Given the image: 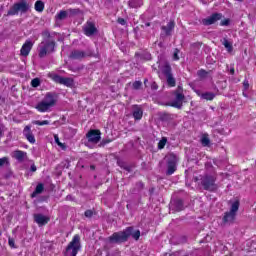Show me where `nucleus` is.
<instances>
[{
	"label": "nucleus",
	"instance_id": "3",
	"mask_svg": "<svg viewBox=\"0 0 256 256\" xmlns=\"http://www.w3.org/2000/svg\"><path fill=\"white\" fill-rule=\"evenodd\" d=\"M57 103V96L52 93H47L44 99L36 105L37 111L40 113H47L51 107H55Z\"/></svg>",
	"mask_w": 256,
	"mask_h": 256
},
{
	"label": "nucleus",
	"instance_id": "11",
	"mask_svg": "<svg viewBox=\"0 0 256 256\" xmlns=\"http://www.w3.org/2000/svg\"><path fill=\"white\" fill-rule=\"evenodd\" d=\"M86 137L89 143H99L101 141V131L91 129L87 134Z\"/></svg>",
	"mask_w": 256,
	"mask_h": 256
},
{
	"label": "nucleus",
	"instance_id": "18",
	"mask_svg": "<svg viewBox=\"0 0 256 256\" xmlns=\"http://www.w3.org/2000/svg\"><path fill=\"white\" fill-rule=\"evenodd\" d=\"M170 209L172 211H183L185 209V206L183 204V200L181 199H174L170 203Z\"/></svg>",
	"mask_w": 256,
	"mask_h": 256
},
{
	"label": "nucleus",
	"instance_id": "29",
	"mask_svg": "<svg viewBox=\"0 0 256 256\" xmlns=\"http://www.w3.org/2000/svg\"><path fill=\"white\" fill-rule=\"evenodd\" d=\"M68 17H75V15H79L81 13V10L79 8H70L66 10Z\"/></svg>",
	"mask_w": 256,
	"mask_h": 256
},
{
	"label": "nucleus",
	"instance_id": "39",
	"mask_svg": "<svg viewBox=\"0 0 256 256\" xmlns=\"http://www.w3.org/2000/svg\"><path fill=\"white\" fill-rule=\"evenodd\" d=\"M143 85V83L141 81H135L133 84H132V87L133 89H141V86Z\"/></svg>",
	"mask_w": 256,
	"mask_h": 256
},
{
	"label": "nucleus",
	"instance_id": "19",
	"mask_svg": "<svg viewBox=\"0 0 256 256\" xmlns=\"http://www.w3.org/2000/svg\"><path fill=\"white\" fill-rule=\"evenodd\" d=\"M31 49H33V42L31 40H26L20 50V53L23 55V57H27V55L31 53Z\"/></svg>",
	"mask_w": 256,
	"mask_h": 256
},
{
	"label": "nucleus",
	"instance_id": "32",
	"mask_svg": "<svg viewBox=\"0 0 256 256\" xmlns=\"http://www.w3.org/2000/svg\"><path fill=\"white\" fill-rule=\"evenodd\" d=\"M93 215H97V213L95 212V209H88L84 212V216L87 219H91L93 217Z\"/></svg>",
	"mask_w": 256,
	"mask_h": 256
},
{
	"label": "nucleus",
	"instance_id": "5",
	"mask_svg": "<svg viewBox=\"0 0 256 256\" xmlns=\"http://www.w3.org/2000/svg\"><path fill=\"white\" fill-rule=\"evenodd\" d=\"M165 159H166V165H167L166 175H173V173L177 171L179 156L171 152L166 155Z\"/></svg>",
	"mask_w": 256,
	"mask_h": 256
},
{
	"label": "nucleus",
	"instance_id": "30",
	"mask_svg": "<svg viewBox=\"0 0 256 256\" xmlns=\"http://www.w3.org/2000/svg\"><path fill=\"white\" fill-rule=\"evenodd\" d=\"M222 44L224 45L225 49H227L228 53H231V51H233V44L229 42L227 38L223 39Z\"/></svg>",
	"mask_w": 256,
	"mask_h": 256
},
{
	"label": "nucleus",
	"instance_id": "48",
	"mask_svg": "<svg viewBox=\"0 0 256 256\" xmlns=\"http://www.w3.org/2000/svg\"><path fill=\"white\" fill-rule=\"evenodd\" d=\"M30 171H32V173H35V171H37V166H35V164H32L30 167Z\"/></svg>",
	"mask_w": 256,
	"mask_h": 256
},
{
	"label": "nucleus",
	"instance_id": "1",
	"mask_svg": "<svg viewBox=\"0 0 256 256\" xmlns=\"http://www.w3.org/2000/svg\"><path fill=\"white\" fill-rule=\"evenodd\" d=\"M133 237L135 241H139V237H141V231L136 230L134 231L133 227H127L123 231L114 232L109 238L110 243H127L129 241V238Z\"/></svg>",
	"mask_w": 256,
	"mask_h": 256
},
{
	"label": "nucleus",
	"instance_id": "14",
	"mask_svg": "<svg viewBox=\"0 0 256 256\" xmlns=\"http://www.w3.org/2000/svg\"><path fill=\"white\" fill-rule=\"evenodd\" d=\"M173 29H175V21L168 22V24L166 26L161 27V30H162L161 37L171 36V33H173Z\"/></svg>",
	"mask_w": 256,
	"mask_h": 256
},
{
	"label": "nucleus",
	"instance_id": "12",
	"mask_svg": "<svg viewBox=\"0 0 256 256\" xmlns=\"http://www.w3.org/2000/svg\"><path fill=\"white\" fill-rule=\"evenodd\" d=\"M222 17L223 15L221 13L212 14L208 18L202 19V24L205 26L214 25V23H217V21H221Z\"/></svg>",
	"mask_w": 256,
	"mask_h": 256
},
{
	"label": "nucleus",
	"instance_id": "28",
	"mask_svg": "<svg viewBox=\"0 0 256 256\" xmlns=\"http://www.w3.org/2000/svg\"><path fill=\"white\" fill-rule=\"evenodd\" d=\"M34 9L38 13H43V9H45V4L43 3V1L38 0V1L35 2Z\"/></svg>",
	"mask_w": 256,
	"mask_h": 256
},
{
	"label": "nucleus",
	"instance_id": "57",
	"mask_svg": "<svg viewBox=\"0 0 256 256\" xmlns=\"http://www.w3.org/2000/svg\"><path fill=\"white\" fill-rule=\"evenodd\" d=\"M1 235H2V234H1V232H0V237H1Z\"/></svg>",
	"mask_w": 256,
	"mask_h": 256
},
{
	"label": "nucleus",
	"instance_id": "7",
	"mask_svg": "<svg viewBox=\"0 0 256 256\" xmlns=\"http://www.w3.org/2000/svg\"><path fill=\"white\" fill-rule=\"evenodd\" d=\"M31 9V4L27 2V0H22L20 2L15 3L10 10L8 11V15H19L20 13H27Z\"/></svg>",
	"mask_w": 256,
	"mask_h": 256
},
{
	"label": "nucleus",
	"instance_id": "15",
	"mask_svg": "<svg viewBox=\"0 0 256 256\" xmlns=\"http://www.w3.org/2000/svg\"><path fill=\"white\" fill-rule=\"evenodd\" d=\"M185 99V95L183 93H176L175 99L171 103V107H176L177 109H181L183 107V101Z\"/></svg>",
	"mask_w": 256,
	"mask_h": 256
},
{
	"label": "nucleus",
	"instance_id": "36",
	"mask_svg": "<svg viewBox=\"0 0 256 256\" xmlns=\"http://www.w3.org/2000/svg\"><path fill=\"white\" fill-rule=\"evenodd\" d=\"M5 165L9 166V158L7 157L0 158V167H5Z\"/></svg>",
	"mask_w": 256,
	"mask_h": 256
},
{
	"label": "nucleus",
	"instance_id": "47",
	"mask_svg": "<svg viewBox=\"0 0 256 256\" xmlns=\"http://www.w3.org/2000/svg\"><path fill=\"white\" fill-rule=\"evenodd\" d=\"M66 201H75V197H73V195L69 194L66 196Z\"/></svg>",
	"mask_w": 256,
	"mask_h": 256
},
{
	"label": "nucleus",
	"instance_id": "43",
	"mask_svg": "<svg viewBox=\"0 0 256 256\" xmlns=\"http://www.w3.org/2000/svg\"><path fill=\"white\" fill-rule=\"evenodd\" d=\"M54 141H55V143H57V145H58L59 147H65V146L63 145V143H61V142L59 141V136L54 135Z\"/></svg>",
	"mask_w": 256,
	"mask_h": 256
},
{
	"label": "nucleus",
	"instance_id": "45",
	"mask_svg": "<svg viewBox=\"0 0 256 256\" xmlns=\"http://www.w3.org/2000/svg\"><path fill=\"white\" fill-rule=\"evenodd\" d=\"M220 25H221L222 27H227V25H229V19L222 20V21L220 22Z\"/></svg>",
	"mask_w": 256,
	"mask_h": 256
},
{
	"label": "nucleus",
	"instance_id": "51",
	"mask_svg": "<svg viewBox=\"0 0 256 256\" xmlns=\"http://www.w3.org/2000/svg\"><path fill=\"white\" fill-rule=\"evenodd\" d=\"M230 75H235V68L230 69Z\"/></svg>",
	"mask_w": 256,
	"mask_h": 256
},
{
	"label": "nucleus",
	"instance_id": "23",
	"mask_svg": "<svg viewBox=\"0 0 256 256\" xmlns=\"http://www.w3.org/2000/svg\"><path fill=\"white\" fill-rule=\"evenodd\" d=\"M14 157L17 161H25L27 159V152L16 150L14 151Z\"/></svg>",
	"mask_w": 256,
	"mask_h": 256
},
{
	"label": "nucleus",
	"instance_id": "34",
	"mask_svg": "<svg viewBox=\"0 0 256 256\" xmlns=\"http://www.w3.org/2000/svg\"><path fill=\"white\" fill-rule=\"evenodd\" d=\"M32 125H38L39 127L43 126V125H49V121L48 120H35L32 122Z\"/></svg>",
	"mask_w": 256,
	"mask_h": 256
},
{
	"label": "nucleus",
	"instance_id": "8",
	"mask_svg": "<svg viewBox=\"0 0 256 256\" xmlns=\"http://www.w3.org/2000/svg\"><path fill=\"white\" fill-rule=\"evenodd\" d=\"M216 181L217 178H215V176L204 175L201 178V185L205 191L214 192L219 189V186L215 183Z\"/></svg>",
	"mask_w": 256,
	"mask_h": 256
},
{
	"label": "nucleus",
	"instance_id": "26",
	"mask_svg": "<svg viewBox=\"0 0 256 256\" xmlns=\"http://www.w3.org/2000/svg\"><path fill=\"white\" fill-rule=\"evenodd\" d=\"M117 165H118V167H121V169L128 171V173H131V166L127 165V163H125L123 160L118 159Z\"/></svg>",
	"mask_w": 256,
	"mask_h": 256
},
{
	"label": "nucleus",
	"instance_id": "37",
	"mask_svg": "<svg viewBox=\"0 0 256 256\" xmlns=\"http://www.w3.org/2000/svg\"><path fill=\"white\" fill-rule=\"evenodd\" d=\"M197 75H198V77H200V79H205V77H207L208 73L205 70H199L197 72Z\"/></svg>",
	"mask_w": 256,
	"mask_h": 256
},
{
	"label": "nucleus",
	"instance_id": "24",
	"mask_svg": "<svg viewBox=\"0 0 256 256\" xmlns=\"http://www.w3.org/2000/svg\"><path fill=\"white\" fill-rule=\"evenodd\" d=\"M200 143L203 147H209L211 145V140L209 139V134H202L200 139Z\"/></svg>",
	"mask_w": 256,
	"mask_h": 256
},
{
	"label": "nucleus",
	"instance_id": "21",
	"mask_svg": "<svg viewBox=\"0 0 256 256\" xmlns=\"http://www.w3.org/2000/svg\"><path fill=\"white\" fill-rule=\"evenodd\" d=\"M133 117L137 121L141 120L143 118V109L139 106H134L133 107Z\"/></svg>",
	"mask_w": 256,
	"mask_h": 256
},
{
	"label": "nucleus",
	"instance_id": "9",
	"mask_svg": "<svg viewBox=\"0 0 256 256\" xmlns=\"http://www.w3.org/2000/svg\"><path fill=\"white\" fill-rule=\"evenodd\" d=\"M161 71L163 75H165L166 77L167 85L169 87H175V85H177V81L175 80V77H173V74L171 73V66H169V64H166L161 68Z\"/></svg>",
	"mask_w": 256,
	"mask_h": 256
},
{
	"label": "nucleus",
	"instance_id": "16",
	"mask_svg": "<svg viewBox=\"0 0 256 256\" xmlns=\"http://www.w3.org/2000/svg\"><path fill=\"white\" fill-rule=\"evenodd\" d=\"M34 221L37 223V225H39V227H43L49 223L50 218L43 214H34Z\"/></svg>",
	"mask_w": 256,
	"mask_h": 256
},
{
	"label": "nucleus",
	"instance_id": "54",
	"mask_svg": "<svg viewBox=\"0 0 256 256\" xmlns=\"http://www.w3.org/2000/svg\"><path fill=\"white\" fill-rule=\"evenodd\" d=\"M25 129H31V126H26Z\"/></svg>",
	"mask_w": 256,
	"mask_h": 256
},
{
	"label": "nucleus",
	"instance_id": "33",
	"mask_svg": "<svg viewBox=\"0 0 256 256\" xmlns=\"http://www.w3.org/2000/svg\"><path fill=\"white\" fill-rule=\"evenodd\" d=\"M167 145V137H162L161 140L158 142V149H165V146Z\"/></svg>",
	"mask_w": 256,
	"mask_h": 256
},
{
	"label": "nucleus",
	"instance_id": "53",
	"mask_svg": "<svg viewBox=\"0 0 256 256\" xmlns=\"http://www.w3.org/2000/svg\"><path fill=\"white\" fill-rule=\"evenodd\" d=\"M0 137H3V130L0 129Z\"/></svg>",
	"mask_w": 256,
	"mask_h": 256
},
{
	"label": "nucleus",
	"instance_id": "50",
	"mask_svg": "<svg viewBox=\"0 0 256 256\" xmlns=\"http://www.w3.org/2000/svg\"><path fill=\"white\" fill-rule=\"evenodd\" d=\"M244 89H249V81H244Z\"/></svg>",
	"mask_w": 256,
	"mask_h": 256
},
{
	"label": "nucleus",
	"instance_id": "13",
	"mask_svg": "<svg viewBox=\"0 0 256 256\" xmlns=\"http://www.w3.org/2000/svg\"><path fill=\"white\" fill-rule=\"evenodd\" d=\"M83 31L84 34L87 37H91L97 33V27H95V23L88 21L84 26H83Z\"/></svg>",
	"mask_w": 256,
	"mask_h": 256
},
{
	"label": "nucleus",
	"instance_id": "55",
	"mask_svg": "<svg viewBox=\"0 0 256 256\" xmlns=\"http://www.w3.org/2000/svg\"><path fill=\"white\" fill-rule=\"evenodd\" d=\"M144 83H147V80H145Z\"/></svg>",
	"mask_w": 256,
	"mask_h": 256
},
{
	"label": "nucleus",
	"instance_id": "10",
	"mask_svg": "<svg viewBox=\"0 0 256 256\" xmlns=\"http://www.w3.org/2000/svg\"><path fill=\"white\" fill-rule=\"evenodd\" d=\"M50 79H52V81H54L55 83L65 85V87H73L74 81L72 78L62 77L60 75L53 73L50 74Z\"/></svg>",
	"mask_w": 256,
	"mask_h": 256
},
{
	"label": "nucleus",
	"instance_id": "31",
	"mask_svg": "<svg viewBox=\"0 0 256 256\" xmlns=\"http://www.w3.org/2000/svg\"><path fill=\"white\" fill-rule=\"evenodd\" d=\"M201 99H204L205 101H213V99H215V94L212 92L203 93Z\"/></svg>",
	"mask_w": 256,
	"mask_h": 256
},
{
	"label": "nucleus",
	"instance_id": "2",
	"mask_svg": "<svg viewBox=\"0 0 256 256\" xmlns=\"http://www.w3.org/2000/svg\"><path fill=\"white\" fill-rule=\"evenodd\" d=\"M239 200L232 202L230 210L224 213L222 218V225L225 227L227 225H233L235 219H237V211H239Z\"/></svg>",
	"mask_w": 256,
	"mask_h": 256
},
{
	"label": "nucleus",
	"instance_id": "52",
	"mask_svg": "<svg viewBox=\"0 0 256 256\" xmlns=\"http://www.w3.org/2000/svg\"><path fill=\"white\" fill-rule=\"evenodd\" d=\"M90 169H91L92 171H95V165H91V166H90Z\"/></svg>",
	"mask_w": 256,
	"mask_h": 256
},
{
	"label": "nucleus",
	"instance_id": "25",
	"mask_svg": "<svg viewBox=\"0 0 256 256\" xmlns=\"http://www.w3.org/2000/svg\"><path fill=\"white\" fill-rule=\"evenodd\" d=\"M68 14H67V10H61L60 12H58L55 16L56 21H63L65 19H67Z\"/></svg>",
	"mask_w": 256,
	"mask_h": 256
},
{
	"label": "nucleus",
	"instance_id": "56",
	"mask_svg": "<svg viewBox=\"0 0 256 256\" xmlns=\"http://www.w3.org/2000/svg\"><path fill=\"white\" fill-rule=\"evenodd\" d=\"M153 88L155 89V84L153 85Z\"/></svg>",
	"mask_w": 256,
	"mask_h": 256
},
{
	"label": "nucleus",
	"instance_id": "17",
	"mask_svg": "<svg viewBox=\"0 0 256 256\" xmlns=\"http://www.w3.org/2000/svg\"><path fill=\"white\" fill-rule=\"evenodd\" d=\"M93 54L89 52H83L81 50H74L70 54V59H85V57H91Z\"/></svg>",
	"mask_w": 256,
	"mask_h": 256
},
{
	"label": "nucleus",
	"instance_id": "42",
	"mask_svg": "<svg viewBox=\"0 0 256 256\" xmlns=\"http://www.w3.org/2000/svg\"><path fill=\"white\" fill-rule=\"evenodd\" d=\"M42 37H44V39H49L51 37V33L48 30H45L42 32Z\"/></svg>",
	"mask_w": 256,
	"mask_h": 256
},
{
	"label": "nucleus",
	"instance_id": "20",
	"mask_svg": "<svg viewBox=\"0 0 256 256\" xmlns=\"http://www.w3.org/2000/svg\"><path fill=\"white\" fill-rule=\"evenodd\" d=\"M22 133L27 141H29V143L35 145V134H33V131H31V129H24Z\"/></svg>",
	"mask_w": 256,
	"mask_h": 256
},
{
	"label": "nucleus",
	"instance_id": "6",
	"mask_svg": "<svg viewBox=\"0 0 256 256\" xmlns=\"http://www.w3.org/2000/svg\"><path fill=\"white\" fill-rule=\"evenodd\" d=\"M53 51H55V41L53 40H43L38 46L39 57H47Z\"/></svg>",
	"mask_w": 256,
	"mask_h": 256
},
{
	"label": "nucleus",
	"instance_id": "4",
	"mask_svg": "<svg viewBox=\"0 0 256 256\" xmlns=\"http://www.w3.org/2000/svg\"><path fill=\"white\" fill-rule=\"evenodd\" d=\"M81 250V237L75 235L72 241L66 247L64 252L65 256H77V253Z\"/></svg>",
	"mask_w": 256,
	"mask_h": 256
},
{
	"label": "nucleus",
	"instance_id": "35",
	"mask_svg": "<svg viewBox=\"0 0 256 256\" xmlns=\"http://www.w3.org/2000/svg\"><path fill=\"white\" fill-rule=\"evenodd\" d=\"M112 141H113V138H105L100 142L98 146L105 147V145H109V143H111Z\"/></svg>",
	"mask_w": 256,
	"mask_h": 256
},
{
	"label": "nucleus",
	"instance_id": "22",
	"mask_svg": "<svg viewBox=\"0 0 256 256\" xmlns=\"http://www.w3.org/2000/svg\"><path fill=\"white\" fill-rule=\"evenodd\" d=\"M43 191H45V185H43V183H39L34 192L31 194L32 199L37 197L38 195H41V193H43Z\"/></svg>",
	"mask_w": 256,
	"mask_h": 256
},
{
	"label": "nucleus",
	"instance_id": "49",
	"mask_svg": "<svg viewBox=\"0 0 256 256\" xmlns=\"http://www.w3.org/2000/svg\"><path fill=\"white\" fill-rule=\"evenodd\" d=\"M196 95H198V97H200V99H202V95L203 93L201 92V90H194Z\"/></svg>",
	"mask_w": 256,
	"mask_h": 256
},
{
	"label": "nucleus",
	"instance_id": "44",
	"mask_svg": "<svg viewBox=\"0 0 256 256\" xmlns=\"http://www.w3.org/2000/svg\"><path fill=\"white\" fill-rule=\"evenodd\" d=\"M136 187H137L138 191H141L144 189L145 184H143V182H138V183H136Z\"/></svg>",
	"mask_w": 256,
	"mask_h": 256
},
{
	"label": "nucleus",
	"instance_id": "41",
	"mask_svg": "<svg viewBox=\"0 0 256 256\" xmlns=\"http://www.w3.org/2000/svg\"><path fill=\"white\" fill-rule=\"evenodd\" d=\"M8 244H9L10 247H12V249L17 248V246H15V240L13 238L8 239Z\"/></svg>",
	"mask_w": 256,
	"mask_h": 256
},
{
	"label": "nucleus",
	"instance_id": "40",
	"mask_svg": "<svg viewBox=\"0 0 256 256\" xmlns=\"http://www.w3.org/2000/svg\"><path fill=\"white\" fill-rule=\"evenodd\" d=\"M173 60L179 61V49H175L173 53Z\"/></svg>",
	"mask_w": 256,
	"mask_h": 256
},
{
	"label": "nucleus",
	"instance_id": "27",
	"mask_svg": "<svg viewBox=\"0 0 256 256\" xmlns=\"http://www.w3.org/2000/svg\"><path fill=\"white\" fill-rule=\"evenodd\" d=\"M143 5V0H129V7L132 9H137V7H141Z\"/></svg>",
	"mask_w": 256,
	"mask_h": 256
},
{
	"label": "nucleus",
	"instance_id": "38",
	"mask_svg": "<svg viewBox=\"0 0 256 256\" xmlns=\"http://www.w3.org/2000/svg\"><path fill=\"white\" fill-rule=\"evenodd\" d=\"M31 85H32V87H39V85H41V80H39V78H34L31 81Z\"/></svg>",
	"mask_w": 256,
	"mask_h": 256
},
{
	"label": "nucleus",
	"instance_id": "46",
	"mask_svg": "<svg viewBox=\"0 0 256 256\" xmlns=\"http://www.w3.org/2000/svg\"><path fill=\"white\" fill-rule=\"evenodd\" d=\"M118 23L120 25H127V21H125V19H123V18H118Z\"/></svg>",
	"mask_w": 256,
	"mask_h": 256
}]
</instances>
